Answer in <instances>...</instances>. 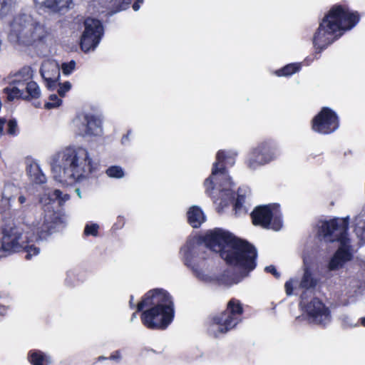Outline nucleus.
I'll use <instances>...</instances> for the list:
<instances>
[{
    "mask_svg": "<svg viewBox=\"0 0 365 365\" xmlns=\"http://www.w3.org/2000/svg\"><path fill=\"white\" fill-rule=\"evenodd\" d=\"M203 241L211 250L219 252L228 264L237 268L242 277L255 269V249L230 232L220 229L210 230L205 235Z\"/></svg>",
    "mask_w": 365,
    "mask_h": 365,
    "instance_id": "f257e3e1",
    "label": "nucleus"
},
{
    "mask_svg": "<svg viewBox=\"0 0 365 365\" xmlns=\"http://www.w3.org/2000/svg\"><path fill=\"white\" fill-rule=\"evenodd\" d=\"M53 178L61 182H80L96 170L88 150L81 146H67L50 159Z\"/></svg>",
    "mask_w": 365,
    "mask_h": 365,
    "instance_id": "f03ea898",
    "label": "nucleus"
},
{
    "mask_svg": "<svg viewBox=\"0 0 365 365\" xmlns=\"http://www.w3.org/2000/svg\"><path fill=\"white\" fill-rule=\"evenodd\" d=\"M359 21V15L342 6H334L324 16L313 37V44L319 51L326 48L345 31L351 29Z\"/></svg>",
    "mask_w": 365,
    "mask_h": 365,
    "instance_id": "7ed1b4c3",
    "label": "nucleus"
},
{
    "mask_svg": "<svg viewBox=\"0 0 365 365\" xmlns=\"http://www.w3.org/2000/svg\"><path fill=\"white\" fill-rule=\"evenodd\" d=\"M143 324L148 329H165L174 318V305L170 295L163 289L148 291L137 305Z\"/></svg>",
    "mask_w": 365,
    "mask_h": 365,
    "instance_id": "20e7f679",
    "label": "nucleus"
},
{
    "mask_svg": "<svg viewBox=\"0 0 365 365\" xmlns=\"http://www.w3.org/2000/svg\"><path fill=\"white\" fill-rule=\"evenodd\" d=\"M349 217L334 218L320 222L318 234L327 242H339V246L327 263L329 271H337L344 267L354 257L355 250L347 236Z\"/></svg>",
    "mask_w": 365,
    "mask_h": 365,
    "instance_id": "39448f33",
    "label": "nucleus"
},
{
    "mask_svg": "<svg viewBox=\"0 0 365 365\" xmlns=\"http://www.w3.org/2000/svg\"><path fill=\"white\" fill-rule=\"evenodd\" d=\"M236 153H225L219 151L216 162L213 164L211 176L205 181V192L215 200L220 198V205L227 206L234 198L232 182L227 173L225 167L235 163Z\"/></svg>",
    "mask_w": 365,
    "mask_h": 365,
    "instance_id": "423d86ee",
    "label": "nucleus"
},
{
    "mask_svg": "<svg viewBox=\"0 0 365 365\" xmlns=\"http://www.w3.org/2000/svg\"><path fill=\"white\" fill-rule=\"evenodd\" d=\"M9 38L19 45L37 46L51 41L53 36L44 24L30 15L22 14L16 16L11 22Z\"/></svg>",
    "mask_w": 365,
    "mask_h": 365,
    "instance_id": "0eeeda50",
    "label": "nucleus"
},
{
    "mask_svg": "<svg viewBox=\"0 0 365 365\" xmlns=\"http://www.w3.org/2000/svg\"><path fill=\"white\" fill-rule=\"evenodd\" d=\"M181 252L183 255L185 264L192 270L199 280L205 282L217 280L227 286L239 282V280L227 279L210 274L207 272L209 268L207 259L210 257V251H206L205 247L199 245L197 240H189L187 245L181 250Z\"/></svg>",
    "mask_w": 365,
    "mask_h": 365,
    "instance_id": "6e6552de",
    "label": "nucleus"
},
{
    "mask_svg": "<svg viewBox=\"0 0 365 365\" xmlns=\"http://www.w3.org/2000/svg\"><path fill=\"white\" fill-rule=\"evenodd\" d=\"M69 197L68 195L63 194L61 190H54L51 194L48 193V198H40V202L43 205V213L35 225L39 238H45L48 234L66 223V215L61 211H54L51 202L59 200L60 202H65Z\"/></svg>",
    "mask_w": 365,
    "mask_h": 365,
    "instance_id": "1a4fd4ad",
    "label": "nucleus"
},
{
    "mask_svg": "<svg viewBox=\"0 0 365 365\" xmlns=\"http://www.w3.org/2000/svg\"><path fill=\"white\" fill-rule=\"evenodd\" d=\"M31 242H33L31 235L17 227L4 229L0 234V249L6 257L24 250L26 252V258L31 259L33 256L40 252L38 247L30 244Z\"/></svg>",
    "mask_w": 365,
    "mask_h": 365,
    "instance_id": "9d476101",
    "label": "nucleus"
},
{
    "mask_svg": "<svg viewBox=\"0 0 365 365\" xmlns=\"http://www.w3.org/2000/svg\"><path fill=\"white\" fill-rule=\"evenodd\" d=\"M242 313L241 302L236 299H230L227 309L212 317L208 327V332L215 337L227 333L240 322Z\"/></svg>",
    "mask_w": 365,
    "mask_h": 365,
    "instance_id": "9b49d317",
    "label": "nucleus"
},
{
    "mask_svg": "<svg viewBox=\"0 0 365 365\" xmlns=\"http://www.w3.org/2000/svg\"><path fill=\"white\" fill-rule=\"evenodd\" d=\"M251 215L253 224L264 228L278 231L283 225L279 205L277 204L258 206Z\"/></svg>",
    "mask_w": 365,
    "mask_h": 365,
    "instance_id": "f8f14e48",
    "label": "nucleus"
},
{
    "mask_svg": "<svg viewBox=\"0 0 365 365\" xmlns=\"http://www.w3.org/2000/svg\"><path fill=\"white\" fill-rule=\"evenodd\" d=\"M279 154V148L275 143L264 142L249 153L246 164L250 169L256 170L276 160Z\"/></svg>",
    "mask_w": 365,
    "mask_h": 365,
    "instance_id": "ddd939ff",
    "label": "nucleus"
},
{
    "mask_svg": "<svg viewBox=\"0 0 365 365\" xmlns=\"http://www.w3.org/2000/svg\"><path fill=\"white\" fill-rule=\"evenodd\" d=\"M301 305L304 307V311L312 322L326 324L330 322L329 310L319 299L314 298L309 302H307L304 297H302Z\"/></svg>",
    "mask_w": 365,
    "mask_h": 365,
    "instance_id": "4468645a",
    "label": "nucleus"
},
{
    "mask_svg": "<svg viewBox=\"0 0 365 365\" xmlns=\"http://www.w3.org/2000/svg\"><path fill=\"white\" fill-rule=\"evenodd\" d=\"M339 127L338 118L331 110L324 108L313 119L312 129L321 134H329Z\"/></svg>",
    "mask_w": 365,
    "mask_h": 365,
    "instance_id": "2eb2a0df",
    "label": "nucleus"
},
{
    "mask_svg": "<svg viewBox=\"0 0 365 365\" xmlns=\"http://www.w3.org/2000/svg\"><path fill=\"white\" fill-rule=\"evenodd\" d=\"M73 123L77 128L76 132L80 135H99L102 133L101 120L93 115L80 114L74 120Z\"/></svg>",
    "mask_w": 365,
    "mask_h": 365,
    "instance_id": "dca6fc26",
    "label": "nucleus"
},
{
    "mask_svg": "<svg viewBox=\"0 0 365 365\" xmlns=\"http://www.w3.org/2000/svg\"><path fill=\"white\" fill-rule=\"evenodd\" d=\"M40 74L46 83L47 87L52 89L56 87V82L60 76L59 66L54 61H45L41 64Z\"/></svg>",
    "mask_w": 365,
    "mask_h": 365,
    "instance_id": "f3484780",
    "label": "nucleus"
},
{
    "mask_svg": "<svg viewBox=\"0 0 365 365\" xmlns=\"http://www.w3.org/2000/svg\"><path fill=\"white\" fill-rule=\"evenodd\" d=\"M19 194V188L14 184H5L0 192V211L5 212L9 210L12 202Z\"/></svg>",
    "mask_w": 365,
    "mask_h": 365,
    "instance_id": "a211bd4d",
    "label": "nucleus"
},
{
    "mask_svg": "<svg viewBox=\"0 0 365 365\" xmlns=\"http://www.w3.org/2000/svg\"><path fill=\"white\" fill-rule=\"evenodd\" d=\"M303 270L304 273L299 282V287L307 289L314 288L318 283V280L314 277L311 271V260L306 257L303 258Z\"/></svg>",
    "mask_w": 365,
    "mask_h": 365,
    "instance_id": "6ab92c4d",
    "label": "nucleus"
},
{
    "mask_svg": "<svg viewBox=\"0 0 365 365\" xmlns=\"http://www.w3.org/2000/svg\"><path fill=\"white\" fill-rule=\"evenodd\" d=\"M27 359L31 365H48L52 363L51 356L38 349L29 351Z\"/></svg>",
    "mask_w": 365,
    "mask_h": 365,
    "instance_id": "aec40b11",
    "label": "nucleus"
},
{
    "mask_svg": "<svg viewBox=\"0 0 365 365\" xmlns=\"http://www.w3.org/2000/svg\"><path fill=\"white\" fill-rule=\"evenodd\" d=\"M34 75V71L30 66H24L14 75L12 84L24 88L25 85L33 79Z\"/></svg>",
    "mask_w": 365,
    "mask_h": 365,
    "instance_id": "412c9836",
    "label": "nucleus"
},
{
    "mask_svg": "<svg viewBox=\"0 0 365 365\" xmlns=\"http://www.w3.org/2000/svg\"><path fill=\"white\" fill-rule=\"evenodd\" d=\"M88 31L83 32L80 41L81 48L85 53L94 51L102 38L101 36L88 34Z\"/></svg>",
    "mask_w": 365,
    "mask_h": 365,
    "instance_id": "4be33fe9",
    "label": "nucleus"
},
{
    "mask_svg": "<svg viewBox=\"0 0 365 365\" xmlns=\"http://www.w3.org/2000/svg\"><path fill=\"white\" fill-rule=\"evenodd\" d=\"M187 215L189 224L194 228L199 227L205 220L202 210L195 205L190 207Z\"/></svg>",
    "mask_w": 365,
    "mask_h": 365,
    "instance_id": "5701e85b",
    "label": "nucleus"
},
{
    "mask_svg": "<svg viewBox=\"0 0 365 365\" xmlns=\"http://www.w3.org/2000/svg\"><path fill=\"white\" fill-rule=\"evenodd\" d=\"M88 34H93L97 36H103V26L102 23L96 19L88 18L84 21V31H87Z\"/></svg>",
    "mask_w": 365,
    "mask_h": 365,
    "instance_id": "b1692460",
    "label": "nucleus"
},
{
    "mask_svg": "<svg viewBox=\"0 0 365 365\" xmlns=\"http://www.w3.org/2000/svg\"><path fill=\"white\" fill-rule=\"evenodd\" d=\"M36 4L49 8L54 11H60L68 7L71 0H34Z\"/></svg>",
    "mask_w": 365,
    "mask_h": 365,
    "instance_id": "393cba45",
    "label": "nucleus"
},
{
    "mask_svg": "<svg viewBox=\"0 0 365 365\" xmlns=\"http://www.w3.org/2000/svg\"><path fill=\"white\" fill-rule=\"evenodd\" d=\"M41 92L38 85L31 80L24 87V100L37 99L41 96Z\"/></svg>",
    "mask_w": 365,
    "mask_h": 365,
    "instance_id": "a878e982",
    "label": "nucleus"
},
{
    "mask_svg": "<svg viewBox=\"0 0 365 365\" xmlns=\"http://www.w3.org/2000/svg\"><path fill=\"white\" fill-rule=\"evenodd\" d=\"M27 171L34 182L41 184L46 182V176L42 173L38 164L36 163L30 164L27 168Z\"/></svg>",
    "mask_w": 365,
    "mask_h": 365,
    "instance_id": "bb28decb",
    "label": "nucleus"
},
{
    "mask_svg": "<svg viewBox=\"0 0 365 365\" xmlns=\"http://www.w3.org/2000/svg\"><path fill=\"white\" fill-rule=\"evenodd\" d=\"M355 232L360 240L365 242V210H362L355 218Z\"/></svg>",
    "mask_w": 365,
    "mask_h": 365,
    "instance_id": "cd10ccee",
    "label": "nucleus"
},
{
    "mask_svg": "<svg viewBox=\"0 0 365 365\" xmlns=\"http://www.w3.org/2000/svg\"><path fill=\"white\" fill-rule=\"evenodd\" d=\"M355 232L360 240L365 242V210H362L355 218Z\"/></svg>",
    "mask_w": 365,
    "mask_h": 365,
    "instance_id": "c85d7f7f",
    "label": "nucleus"
},
{
    "mask_svg": "<svg viewBox=\"0 0 365 365\" xmlns=\"http://www.w3.org/2000/svg\"><path fill=\"white\" fill-rule=\"evenodd\" d=\"M5 91L10 101L18 98H23V97H24V88L21 87L19 85L12 84V81H11L9 86L5 88Z\"/></svg>",
    "mask_w": 365,
    "mask_h": 365,
    "instance_id": "c756f323",
    "label": "nucleus"
},
{
    "mask_svg": "<svg viewBox=\"0 0 365 365\" xmlns=\"http://www.w3.org/2000/svg\"><path fill=\"white\" fill-rule=\"evenodd\" d=\"M301 68L300 63H291L284 66L283 68L280 70L276 71L275 73L278 76H290L293 73H295L298 71H299Z\"/></svg>",
    "mask_w": 365,
    "mask_h": 365,
    "instance_id": "7c9ffc66",
    "label": "nucleus"
},
{
    "mask_svg": "<svg viewBox=\"0 0 365 365\" xmlns=\"http://www.w3.org/2000/svg\"><path fill=\"white\" fill-rule=\"evenodd\" d=\"M110 2H113V5L115 6L118 10H124L127 6L130 4L131 0H110ZM143 3V0H137L133 4V9L134 11H138L140 9V4Z\"/></svg>",
    "mask_w": 365,
    "mask_h": 365,
    "instance_id": "2f4dec72",
    "label": "nucleus"
},
{
    "mask_svg": "<svg viewBox=\"0 0 365 365\" xmlns=\"http://www.w3.org/2000/svg\"><path fill=\"white\" fill-rule=\"evenodd\" d=\"M106 174L110 178H122L124 177V171L120 166H111L106 170Z\"/></svg>",
    "mask_w": 365,
    "mask_h": 365,
    "instance_id": "473e14b6",
    "label": "nucleus"
},
{
    "mask_svg": "<svg viewBox=\"0 0 365 365\" xmlns=\"http://www.w3.org/2000/svg\"><path fill=\"white\" fill-rule=\"evenodd\" d=\"M340 319L342 325L346 328H351L358 326V322L356 321L351 316L348 314H341Z\"/></svg>",
    "mask_w": 365,
    "mask_h": 365,
    "instance_id": "72a5a7b5",
    "label": "nucleus"
},
{
    "mask_svg": "<svg viewBox=\"0 0 365 365\" xmlns=\"http://www.w3.org/2000/svg\"><path fill=\"white\" fill-rule=\"evenodd\" d=\"M62 101L61 98L58 97L56 94H51L49 98L48 102L45 104V108L47 109H53L61 106Z\"/></svg>",
    "mask_w": 365,
    "mask_h": 365,
    "instance_id": "f704fd0d",
    "label": "nucleus"
},
{
    "mask_svg": "<svg viewBox=\"0 0 365 365\" xmlns=\"http://www.w3.org/2000/svg\"><path fill=\"white\" fill-rule=\"evenodd\" d=\"M99 225L96 223L87 224L84 229L86 235L97 236L98 233Z\"/></svg>",
    "mask_w": 365,
    "mask_h": 365,
    "instance_id": "c9c22d12",
    "label": "nucleus"
},
{
    "mask_svg": "<svg viewBox=\"0 0 365 365\" xmlns=\"http://www.w3.org/2000/svg\"><path fill=\"white\" fill-rule=\"evenodd\" d=\"M57 92L61 97H63L66 93L71 88V84L68 81H66L63 83H58Z\"/></svg>",
    "mask_w": 365,
    "mask_h": 365,
    "instance_id": "e433bc0d",
    "label": "nucleus"
},
{
    "mask_svg": "<svg viewBox=\"0 0 365 365\" xmlns=\"http://www.w3.org/2000/svg\"><path fill=\"white\" fill-rule=\"evenodd\" d=\"M76 62L74 61H71L68 63H64L62 64L61 68L63 73L65 75L71 74L75 69Z\"/></svg>",
    "mask_w": 365,
    "mask_h": 365,
    "instance_id": "4c0bfd02",
    "label": "nucleus"
},
{
    "mask_svg": "<svg viewBox=\"0 0 365 365\" xmlns=\"http://www.w3.org/2000/svg\"><path fill=\"white\" fill-rule=\"evenodd\" d=\"M10 10V4L8 0H0V17L8 14Z\"/></svg>",
    "mask_w": 365,
    "mask_h": 365,
    "instance_id": "58836bf2",
    "label": "nucleus"
},
{
    "mask_svg": "<svg viewBox=\"0 0 365 365\" xmlns=\"http://www.w3.org/2000/svg\"><path fill=\"white\" fill-rule=\"evenodd\" d=\"M7 133L11 135H15L17 133V123L14 120H9L8 122Z\"/></svg>",
    "mask_w": 365,
    "mask_h": 365,
    "instance_id": "ea45409f",
    "label": "nucleus"
},
{
    "mask_svg": "<svg viewBox=\"0 0 365 365\" xmlns=\"http://www.w3.org/2000/svg\"><path fill=\"white\" fill-rule=\"evenodd\" d=\"M295 282H296L294 279H290L285 283L284 287L287 295H291L292 294L294 284Z\"/></svg>",
    "mask_w": 365,
    "mask_h": 365,
    "instance_id": "a19ab883",
    "label": "nucleus"
},
{
    "mask_svg": "<svg viewBox=\"0 0 365 365\" xmlns=\"http://www.w3.org/2000/svg\"><path fill=\"white\" fill-rule=\"evenodd\" d=\"M18 202L21 205V209L25 210L28 206L27 199L24 195H18Z\"/></svg>",
    "mask_w": 365,
    "mask_h": 365,
    "instance_id": "79ce46f5",
    "label": "nucleus"
},
{
    "mask_svg": "<svg viewBox=\"0 0 365 365\" xmlns=\"http://www.w3.org/2000/svg\"><path fill=\"white\" fill-rule=\"evenodd\" d=\"M122 358L121 353L120 351H115L109 357L110 359L114 361H120Z\"/></svg>",
    "mask_w": 365,
    "mask_h": 365,
    "instance_id": "37998d69",
    "label": "nucleus"
},
{
    "mask_svg": "<svg viewBox=\"0 0 365 365\" xmlns=\"http://www.w3.org/2000/svg\"><path fill=\"white\" fill-rule=\"evenodd\" d=\"M265 270L267 272L272 273L277 277H278L279 276V273L277 272V270L274 266L266 267Z\"/></svg>",
    "mask_w": 365,
    "mask_h": 365,
    "instance_id": "c03bdc74",
    "label": "nucleus"
},
{
    "mask_svg": "<svg viewBox=\"0 0 365 365\" xmlns=\"http://www.w3.org/2000/svg\"><path fill=\"white\" fill-rule=\"evenodd\" d=\"M6 122V121L5 118H0V137L2 136L4 133V128Z\"/></svg>",
    "mask_w": 365,
    "mask_h": 365,
    "instance_id": "a18cd8bd",
    "label": "nucleus"
},
{
    "mask_svg": "<svg viewBox=\"0 0 365 365\" xmlns=\"http://www.w3.org/2000/svg\"><path fill=\"white\" fill-rule=\"evenodd\" d=\"M7 307L6 306H0V317L6 314Z\"/></svg>",
    "mask_w": 365,
    "mask_h": 365,
    "instance_id": "49530a36",
    "label": "nucleus"
},
{
    "mask_svg": "<svg viewBox=\"0 0 365 365\" xmlns=\"http://www.w3.org/2000/svg\"><path fill=\"white\" fill-rule=\"evenodd\" d=\"M242 199L240 198V197L239 196L235 204V209H239L240 207L241 206V204H242V202H241Z\"/></svg>",
    "mask_w": 365,
    "mask_h": 365,
    "instance_id": "de8ad7c7",
    "label": "nucleus"
},
{
    "mask_svg": "<svg viewBox=\"0 0 365 365\" xmlns=\"http://www.w3.org/2000/svg\"><path fill=\"white\" fill-rule=\"evenodd\" d=\"M75 192H76V193L77 194V195H78L80 198H81V190H80L79 188H76V189L75 190Z\"/></svg>",
    "mask_w": 365,
    "mask_h": 365,
    "instance_id": "09e8293b",
    "label": "nucleus"
},
{
    "mask_svg": "<svg viewBox=\"0 0 365 365\" xmlns=\"http://www.w3.org/2000/svg\"><path fill=\"white\" fill-rule=\"evenodd\" d=\"M360 321H361V324L363 326V327H365V317H362L360 319Z\"/></svg>",
    "mask_w": 365,
    "mask_h": 365,
    "instance_id": "8fccbe9b",
    "label": "nucleus"
},
{
    "mask_svg": "<svg viewBox=\"0 0 365 365\" xmlns=\"http://www.w3.org/2000/svg\"><path fill=\"white\" fill-rule=\"evenodd\" d=\"M130 306L131 307L133 306V296L130 297Z\"/></svg>",
    "mask_w": 365,
    "mask_h": 365,
    "instance_id": "3c124183",
    "label": "nucleus"
},
{
    "mask_svg": "<svg viewBox=\"0 0 365 365\" xmlns=\"http://www.w3.org/2000/svg\"><path fill=\"white\" fill-rule=\"evenodd\" d=\"M5 255L4 254L3 251L0 249V259L2 257H5Z\"/></svg>",
    "mask_w": 365,
    "mask_h": 365,
    "instance_id": "603ef678",
    "label": "nucleus"
},
{
    "mask_svg": "<svg viewBox=\"0 0 365 365\" xmlns=\"http://www.w3.org/2000/svg\"><path fill=\"white\" fill-rule=\"evenodd\" d=\"M136 317H137L136 313H133V315H132L131 321H133Z\"/></svg>",
    "mask_w": 365,
    "mask_h": 365,
    "instance_id": "864d4df0",
    "label": "nucleus"
},
{
    "mask_svg": "<svg viewBox=\"0 0 365 365\" xmlns=\"http://www.w3.org/2000/svg\"><path fill=\"white\" fill-rule=\"evenodd\" d=\"M106 359V358H104V357H99V360H101V359Z\"/></svg>",
    "mask_w": 365,
    "mask_h": 365,
    "instance_id": "5fc2aeb1",
    "label": "nucleus"
},
{
    "mask_svg": "<svg viewBox=\"0 0 365 365\" xmlns=\"http://www.w3.org/2000/svg\"><path fill=\"white\" fill-rule=\"evenodd\" d=\"M0 306H2L1 304H0Z\"/></svg>",
    "mask_w": 365,
    "mask_h": 365,
    "instance_id": "6e6d98bb",
    "label": "nucleus"
}]
</instances>
